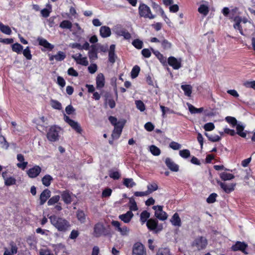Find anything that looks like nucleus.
I'll use <instances>...</instances> for the list:
<instances>
[{
    "mask_svg": "<svg viewBox=\"0 0 255 255\" xmlns=\"http://www.w3.org/2000/svg\"><path fill=\"white\" fill-rule=\"evenodd\" d=\"M140 71V68L138 66H134L131 71V77L132 79L137 77Z\"/></svg>",
    "mask_w": 255,
    "mask_h": 255,
    "instance_id": "nucleus-42",
    "label": "nucleus"
},
{
    "mask_svg": "<svg viewBox=\"0 0 255 255\" xmlns=\"http://www.w3.org/2000/svg\"><path fill=\"white\" fill-rule=\"evenodd\" d=\"M218 184L220 185L221 188L226 193H230L233 191L235 189V187L236 185V183H231L227 184L226 183L222 182L221 181H217Z\"/></svg>",
    "mask_w": 255,
    "mask_h": 255,
    "instance_id": "nucleus-10",
    "label": "nucleus"
},
{
    "mask_svg": "<svg viewBox=\"0 0 255 255\" xmlns=\"http://www.w3.org/2000/svg\"><path fill=\"white\" fill-rule=\"evenodd\" d=\"M165 163L167 167L172 171L177 172L179 170V166L170 158L165 159Z\"/></svg>",
    "mask_w": 255,
    "mask_h": 255,
    "instance_id": "nucleus-14",
    "label": "nucleus"
},
{
    "mask_svg": "<svg viewBox=\"0 0 255 255\" xmlns=\"http://www.w3.org/2000/svg\"><path fill=\"white\" fill-rule=\"evenodd\" d=\"M152 208L155 210V216L157 218L161 221H164L167 218V215L162 210V206H154Z\"/></svg>",
    "mask_w": 255,
    "mask_h": 255,
    "instance_id": "nucleus-8",
    "label": "nucleus"
},
{
    "mask_svg": "<svg viewBox=\"0 0 255 255\" xmlns=\"http://www.w3.org/2000/svg\"><path fill=\"white\" fill-rule=\"evenodd\" d=\"M10 247V252H11L13 254H15L17 252L18 248L16 246V244L13 241H11L9 243Z\"/></svg>",
    "mask_w": 255,
    "mask_h": 255,
    "instance_id": "nucleus-51",
    "label": "nucleus"
},
{
    "mask_svg": "<svg viewBox=\"0 0 255 255\" xmlns=\"http://www.w3.org/2000/svg\"><path fill=\"white\" fill-rule=\"evenodd\" d=\"M169 147L174 150H178L181 148V145L177 142L172 141L169 144Z\"/></svg>",
    "mask_w": 255,
    "mask_h": 255,
    "instance_id": "nucleus-62",
    "label": "nucleus"
},
{
    "mask_svg": "<svg viewBox=\"0 0 255 255\" xmlns=\"http://www.w3.org/2000/svg\"><path fill=\"white\" fill-rule=\"evenodd\" d=\"M16 183V180L12 177H7L4 180V184L6 186L14 185Z\"/></svg>",
    "mask_w": 255,
    "mask_h": 255,
    "instance_id": "nucleus-50",
    "label": "nucleus"
},
{
    "mask_svg": "<svg viewBox=\"0 0 255 255\" xmlns=\"http://www.w3.org/2000/svg\"><path fill=\"white\" fill-rule=\"evenodd\" d=\"M117 56L114 52H109V61L110 63L114 64L116 61Z\"/></svg>",
    "mask_w": 255,
    "mask_h": 255,
    "instance_id": "nucleus-64",
    "label": "nucleus"
},
{
    "mask_svg": "<svg viewBox=\"0 0 255 255\" xmlns=\"http://www.w3.org/2000/svg\"><path fill=\"white\" fill-rule=\"evenodd\" d=\"M179 155L184 158H187L190 156V152L188 149H183L179 151Z\"/></svg>",
    "mask_w": 255,
    "mask_h": 255,
    "instance_id": "nucleus-54",
    "label": "nucleus"
},
{
    "mask_svg": "<svg viewBox=\"0 0 255 255\" xmlns=\"http://www.w3.org/2000/svg\"><path fill=\"white\" fill-rule=\"evenodd\" d=\"M23 54L26 58L27 59H31L32 55L31 54V52L29 50V47H27L25 49L23 50Z\"/></svg>",
    "mask_w": 255,
    "mask_h": 255,
    "instance_id": "nucleus-57",
    "label": "nucleus"
},
{
    "mask_svg": "<svg viewBox=\"0 0 255 255\" xmlns=\"http://www.w3.org/2000/svg\"><path fill=\"white\" fill-rule=\"evenodd\" d=\"M156 255H171L170 250L168 248H159Z\"/></svg>",
    "mask_w": 255,
    "mask_h": 255,
    "instance_id": "nucleus-34",
    "label": "nucleus"
},
{
    "mask_svg": "<svg viewBox=\"0 0 255 255\" xmlns=\"http://www.w3.org/2000/svg\"><path fill=\"white\" fill-rule=\"evenodd\" d=\"M115 227L116 231L121 233L122 235H127L129 232V229L123 224H112Z\"/></svg>",
    "mask_w": 255,
    "mask_h": 255,
    "instance_id": "nucleus-15",
    "label": "nucleus"
},
{
    "mask_svg": "<svg viewBox=\"0 0 255 255\" xmlns=\"http://www.w3.org/2000/svg\"><path fill=\"white\" fill-rule=\"evenodd\" d=\"M78 220L81 223L85 221V215L83 211H78L77 213Z\"/></svg>",
    "mask_w": 255,
    "mask_h": 255,
    "instance_id": "nucleus-56",
    "label": "nucleus"
},
{
    "mask_svg": "<svg viewBox=\"0 0 255 255\" xmlns=\"http://www.w3.org/2000/svg\"><path fill=\"white\" fill-rule=\"evenodd\" d=\"M58 229V231L65 232L68 230L69 224H53Z\"/></svg>",
    "mask_w": 255,
    "mask_h": 255,
    "instance_id": "nucleus-44",
    "label": "nucleus"
},
{
    "mask_svg": "<svg viewBox=\"0 0 255 255\" xmlns=\"http://www.w3.org/2000/svg\"><path fill=\"white\" fill-rule=\"evenodd\" d=\"M40 45L43 46L45 48L52 50L54 48V45L49 43L45 39L39 37L37 39Z\"/></svg>",
    "mask_w": 255,
    "mask_h": 255,
    "instance_id": "nucleus-17",
    "label": "nucleus"
},
{
    "mask_svg": "<svg viewBox=\"0 0 255 255\" xmlns=\"http://www.w3.org/2000/svg\"><path fill=\"white\" fill-rule=\"evenodd\" d=\"M147 192H148V195L153 192L157 190L158 188V186L157 184L153 182L151 184H149L147 186Z\"/></svg>",
    "mask_w": 255,
    "mask_h": 255,
    "instance_id": "nucleus-36",
    "label": "nucleus"
},
{
    "mask_svg": "<svg viewBox=\"0 0 255 255\" xmlns=\"http://www.w3.org/2000/svg\"><path fill=\"white\" fill-rule=\"evenodd\" d=\"M97 88L101 89L105 85V78L102 73L99 74L96 78Z\"/></svg>",
    "mask_w": 255,
    "mask_h": 255,
    "instance_id": "nucleus-22",
    "label": "nucleus"
},
{
    "mask_svg": "<svg viewBox=\"0 0 255 255\" xmlns=\"http://www.w3.org/2000/svg\"><path fill=\"white\" fill-rule=\"evenodd\" d=\"M207 244V240L205 237H199L195 239L192 246L196 247L198 250L200 251L205 249Z\"/></svg>",
    "mask_w": 255,
    "mask_h": 255,
    "instance_id": "nucleus-4",
    "label": "nucleus"
},
{
    "mask_svg": "<svg viewBox=\"0 0 255 255\" xmlns=\"http://www.w3.org/2000/svg\"><path fill=\"white\" fill-rule=\"evenodd\" d=\"M161 45L164 49H168L171 47V43L166 39H164L161 41Z\"/></svg>",
    "mask_w": 255,
    "mask_h": 255,
    "instance_id": "nucleus-61",
    "label": "nucleus"
},
{
    "mask_svg": "<svg viewBox=\"0 0 255 255\" xmlns=\"http://www.w3.org/2000/svg\"><path fill=\"white\" fill-rule=\"evenodd\" d=\"M12 49L13 51L20 53L23 49V46L21 44L16 43L12 45Z\"/></svg>",
    "mask_w": 255,
    "mask_h": 255,
    "instance_id": "nucleus-46",
    "label": "nucleus"
},
{
    "mask_svg": "<svg viewBox=\"0 0 255 255\" xmlns=\"http://www.w3.org/2000/svg\"><path fill=\"white\" fill-rule=\"evenodd\" d=\"M149 150L151 153L155 156L160 155L161 151L160 149L154 145H152L149 147Z\"/></svg>",
    "mask_w": 255,
    "mask_h": 255,
    "instance_id": "nucleus-40",
    "label": "nucleus"
},
{
    "mask_svg": "<svg viewBox=\"0 0 255 255\" xmlns=\"http://www.w3.org/2000/svg\"><path fill=\"white\" fill-rule=\"evenodd\" d=\"M60 128L55 126H52L47 133V138L50 141H56L59 139Z\"/></svg>",
    "mask_w": 255,
    "mask_h": 255,
    "instance_id": "nucleus-3",
    "label": "nucleus"
},
{
    "mask_svg": "<svg viewBox=\"0 0 255 255\" xmlns=\"http://www.w3.org/2000/svg\"><path fill=\"white\" fill-rule=\"evenodd\" d=\"M217 196V194L216 193H212L210 196L207 198L206 201L208 203H213L216 201V198Z\"/></svg>",
    "mask_w": 255,
    "mask_h": 255,
    "instance_id": "nucleus-59",
    "label": "nucleus"
},
{
    "mask_svg": "<svg viewBox=\"0 0 255 255\" xmlns=\"http://www.w3.org/2000/svg\"><path fill=\"white\" fill-rule=\"evenodd\" d=\"M236 126L237 133L242 137H245L246 136V133L243 132L244 129V127L240 124H237Z\"/></svg>",
    "mask_w": 255,
    "mask_h": 255,
    "instance_id": "nucleus-33",
    "label": "nucleus"
},
{
    "mask_svg": "<svg viewBox=\"0 0 255 255\" xmlns=\"http://www.w3.org/2000/svg\"><path fill=\"white\" fill-rule=\"evenodd\" d=\"M153 52L154 55L157 57V58L160 60V62L163 64L166 63V58L164 57L163 55L161 54L158 51H154L153 50Z\"/></svg>",
    "mask_w": 255,
    "mask_h": 255,
    "instance_id": "nucleus-39",
    "label": "nucleus"
},
{
    "mask_svg": "<svg viewBox=\"0 0 255 255\" xmlns=\"http://www.w3.org/2000/svg\"><path fill=\"white\" fill-rule=\"evenodd\" d=\"M17 159L19 162H22L21 163H18L17 164V166L19 168H21L22 169H24L26 166L27 165L28 162H24V156L21 154H18L17 155Z\"/></svg>",
    "mask_w": 255,
    "mask_h": 255,
    "instance_id": "nucleus-23",
    "label": "nucleus"
},
{
    "mask_svg": "<svg viewBox=\"0 0 255 255\" xmlns=\"http://www.w3.org/2000/svg\"><path fill=\"white\" fill-rule=\"evenodd\" d=\"M59 26L63 29H68L71 30L72 27V24L70 21L68 20H64L60 23Z\"/></svg>",
    "mask_w": 255,
    "mask_h": 255,
    "instance_id": "nucleus-32",
    "label": "nucleus"
},
{
    "mask_svg": "<svg viewBox=\"0 0 255 255\" xmlns=\"http://www.w3.org/2000/svg\"><path fill=\"white\" fill-rule=\"evenodd\" d=\"M125 124V121L122 120L118 121V124L114 126V129L112 134L113 139H117L120 137Z\"/></svg>",
    "mask_w": 255,
    "mask_h": 255,
    "instance_id": "nucleus-6",
    "label": "nucleus"
},
{
    "mask_svg": "<svg viewBox=\"0 0 255 255\" xmlns=\"http://www.w3.org/2000/svg\"><path fill=\"white\" fill-rule=\"evenodd\" d=\"M109 176L114 179H119L121 177V174L118 171L110 172Z\"/></svg>",
    "mask_w": 255,
    "mask_h": 255,
    "instance_id": "nucleus-63",
    "label": "nucleus"
},
{
    "mask_svg": "<svg viewBox=\"0 0 255 255\" xmlns=\"http://www.w3.org/2000/svg\"><path fill=\"white\" fill-rule=\"evenodd\" d=\"M71 194L67 190L62 192L61 197L65 203L69 204L72 202Z\"/></svg>",
    "mask_w": 255,
    "mask_h": 255,
    "instance_id": "nucleus-21",
    "label": "nucleus"
},
{
    "mask_svg": "<svg viewBox=\"0 0 255 255\" xmlns=\"http://www.w3.org/2000/svg\"><path fill=\"white\" fill-rule=\"evenodd\" d=\"M198 10L199 13L204 15V16L207 15L209 11V7L208 5L205 4H201L198 8Z\"/></svg>",
    "mask_w": 255,
    "mask_h": 255,
    "instance_id": "nucleus-30",
    "label": "nucleus"
},
{
    "mask_svg": "<svg viewBox=\"0 0 255 255\" xmlns=\"http://www.w3.org/2000/svg\"><path fill=\"white\" fill-rule=\"evenodd\" d=\"M138 13L140 17L148 18L149 19H153L155 18V15L151 13L150 8L146 4L140 3L138 7Z\"/></svg>",
    "mask_w": 255,
    "mask_h": 255,
    "instance_id": "nucleus-2",
    "label": "nucleus"
},
{
    "mask_svg": "<svg viewBox=\"0 0 255 255\" xmlns=\"http://www.w3.org/2000/svg\"><path fill=\"white\" fill-rule=\"evenodd\" d=\"M0 143L1 144V146L2 148L5 149H8L9 143L6 141L5 138L1 135H0Z\"/></svg>",
    "mask_w": 255,
    "mask_h": 255,
    "instance_id": "nucleus-47",
    "label": "nucleus"
},
{
    "mask_svg": "<svg viewBox=\"0 0 255 255\" xmlns=\"http://www.w3.org/2000/svg\"><path fill=\"white\" fill-rule=\"evenodd\" d=\"M104 100H105V105L107 106L108 104L110 107L111 109H113L116 106V103L113 99V97L112 95L109 92L105 93L104 95Z\"/></svg>",
    "mask_w": 255,
    "mask_h": 255,
    "instance_id": "nucleus-12",
    "label": "nucleus"
},
{
    "mask_svg": "<svg viewBox=\"0 0 255 255\" xmlns=\"http://www.w3.org/2000/svg\"><path fill=\"white\" fill-rule=\"evenodd\" d=\"M135 105L136 108L140 110L141 112H143L145 110V105L144 103L140 100H137L135 101Z\"/></svg>",
    "mask_w": 255,
    "mask_h": 255,
    "instance_id": "nucleus-53",
    "label": "nucleus"
},
{
    "mask_svg": "<svg viewBox=\"0 0 255 255\" xmlns=\"http://www.w3.org/2000/svg\"><path fill=\"white\" fill-rule=\"evenodd\" d=\"M132 255H146L143 245L140 242L135 243L133 246Z\"/></svg>",
    "mask_w": 255,
    "mask_h": 255,
    "instance_id": "nucleus-7",
    "label": "nucleus"
},
{
    "mask_svg": "<svg viewBox=\"0 0 255 255\" xmlns=\"http://www.w3.org/2000/svg\"><path fill=\"white\" fill-rule=\"evenodd\" d=\"M171 223H180L181 219L178 213H175L170 220Z\"/></svg>",
    "mask_w": 255,
    "mask_h": 255,
    "instance_id": "nucleus-52",
    "label": "nucleus"
},
{
    "mask_svg": "<svg viewBox=\"0 0 255 255\" xmlns=\"http://www.w3.org/2000/svg\"><path fill=\"white\" fill-rule=\"evenodd\" d=\"M116 34L119 36H122L125 39H129L131 38L130 34L125 29H117Z\"/></svg>",
    "mask_w": 255,
    "mask_h": 255,
    "instance_id": "nucleus-24",
    "label": "nucleus"
},
{
    "mask_svg": "<svg viewBox=\"0 0 255 255\" xmlns=\"http://www.w3.org/2000/svg\"><path fill=\"white\" fill-rule=\"evenodd\" d=\"M42 184L46 187L50 186L51 181L53 180V178L50 175H45L41 179Z\"/></svg>",
    "mask_w": 255,
    "mask_h": 255,
    "instance_id": "nucleus-28",
    "label": "nucleus"
},
{
    "mask_svg": "<svg viewBox=\"0 0 255 255\" xmlns=\"http://www.w3.org/2000/svg\"><path fill=\"white\" fill-rule=\"evenodd\" d=\"M234 21L235 22V23L234 24V27L235 29H238L240 33L244 35V33L243 31L242 27L240 24L241 22L242 21V18L241 17L239 16H236L234 18Z\"/></svg>",
    "mask_w": 255,
    "mask_h": 255,
    "instance_id": "nucleus-18",
    "label": "nucleus"
},
{
    "mask_svg": "<svg viewBox=\"0 0 255 255\" xmlns=\"http://www.w3.org/2000/svg\"><path fill=\"white\" fill-rule=\"evenodd\" d=\"M133 213L131 211H128L126 214L121 215L119 216L120 219L125 223H128L130 221L133 217Z\"/></svg>",
    "mask_w": 255,
    "mask_h": 255,
    "instance_id": "nucleus-25",
    "label": "nucleus"
},
{
    "mask_svg": "<svg viewBox=\"0 0 255 255\" xmlns=\"http://www.w3.org/2000/svg\"><path fill=\"white\" fill-rule=\"evenodd\" d=\"M205 135L208 137V139L212 142H217L221 139V137L218 135H212L205 132Z\"/></svg>",
    "mask_w": 255,
    "mask_h": 255,
    "instance_id": "nucleus-43",
    "label": "nucleus"
},
{
    "mask_svg": "<svg viewBox=\"0 0 255 255\" xmlns=\"http://www.w3.org/2000/svg\"><path fill=\"white\" fill-rule=\"evenodd\" d=\"M147 228L154 233H157L161 231L163 227L162 224H146Z\"/></svg>",
    "mask_w": 255,
    "mask_h": 255,
    "instance_id": "nucleus-20",
    "label": "nucleus"
},
{
    "mask_svg": "<svg viewBox=\"0 0 255 255\" xmlns=\"http://www.w3.org/2000/svg\"><path fill=\"white\" fill-rule=\"evenodd\" d=\"M132 44L137 49H140L143 47V42L142 41L138 39H136L134 40Z\"/></svg>",
    "mask_w": 255,
    "mask_h": 255,
    "instance_id": "nucleus-49",
    "label": "nucleus"
},
{
    "mask_svg": "<svg viewBox=\"0 0 255 255\" xmlns=\"http://www.w3.org/2000/svg\"><path fill=\"white\" fill-rule=\"evenodd\" d=\"M150 216V213L147 211H143L140 214V221L144 223L147 221V219Z\"/></svg>",
    "mask_w": 255,
    "mask_h": 255,
    "instance_id": "nucleus-41",
    "label": "nucleus"
},
{
    "mask_svg": "<svg viewBox=\"0 0 255 255\" xmlns=\"http://www.w3.org/2000/svg\"><path fill=\"white\" fill-rule=\"evenodd\" d=\"M225 120L228 123L231 124L233 127L235 126L237 124V121L234 117L228 116L225 118Z\"/></svg>",
    "mask_w": 255,
    "mask_h": 255,
    "instance_id": "nucleus-55",
    "label": "nucleus"
},
{
    "mask_svg": "<svg viewBox=\"0 0 255 255\" xmlns=\"http://www.w3.org/2000/svg\"><path fill=\"white\" fill-rule=\"evenodd\" d=\"M51 223H65V220L61 218H57L56 216L53 215L49 217Z\"/></svg>",
    "mask_w": 255,
    "mask_h": 255,
    "instance_id": "nucleus-35",
    "label": "nucleus"
},
{
    "mask_svg": "<svg viewBox=\"0 0 255 255\" xmlns=\"http://www.w3.org/2000/svg\"><path fill=\"white\" fill-rule=\"evenodd\" d=\"M181 89L183 90L184 92V94L190 97L191 93H192V87L190 85H182L181 86Z\"/></svg>",
    "mask_w": 255,
    "mask_h": 255,
    "instance_id": "nucleus-27",
    "label": "nucleus"
},
{
    "mask_svg": "<svg viewBox=\"0 0 255 255\" xmlns=\"http://www.w3.org/2000/svg\"><path fill=\"white\" fill-rule=\"evenodd\" d=\"M129 209L130 211H136L138 210V208L136 203L133 198H129Z\"/></svg>",
    "mask_w": 255,
    "mask_h": 255,
    "instance_id": "nucleus-45",
    "label": "nucleus"
},
{
    "mask_svg": "<svg viewBox=\"0 0 255 255\" xmlns=\"http://www.w3.org/2000/svg\"><path fill=\"white\" fill-rule=\"evenodd\" d=\"M123 184L128 188H132L136 185L132 178H124Z\"/></svg>",
    "mask_w": 255,
    "mask_h": 255,
    "instance_id": "nucleus-31",
    "label": "nucleus"
},
{
    "mask_svg": "<svg viewBox=\"0 0 255 255\" xmlns=\"http://www.w3.org/2000/svg\"><path fill=\"white\" fill-rule=\"evenodd\" d=\"M66 57L65 54L62 51H59L56 55H52L50 57V61L53 60L54 59L58 61L63 60Z\"/></svg>",
    "mask_w": 255,
    "mask_h": 255,
    "instance_id": "nucleus-26",
    "label": "nucleus"
},
{
    "mask_svg": "<svg viewBox=\"0 0 255 255\" xmlns=\"http://www.w3.org/2000/svg\"><path fill=\"white\" fill-rule=\"evenodd\" d=\"M100 35L103 38L109 37L111 34V29L107 26H101L100 29Z\"/></svg>",
    "mask_w": 255,
    "mask_h": 255,
    "instance_id": "nucleus-19",
    "label": "nucleus"
},
{
    "mask_svg": "<svg viewBox=\"0 0 255 255\" xmlns=\"http://www.w3.org/2000/svg\"><path fill=\"white\" fill-rule=\"evenodd\" d=\"M204 128L206 131H211L215 128V126L212 123H208L204 125Z\"/></svg>",
    "mask_w": 255,
    "mask_h": 255,
    "instance_id": "nucleus-60",
    "label": "nucleus"
},
{
    "mask_svg": "<svg viewBox=\"0 0 255 255\" xmlns=\"http://www.w3.org/2000/svg\"><path fill=\"white\" fill-rule=\"evenodd\" d=\"M41 168L38 165L34 166L27 171L28 176L31 178H35L40 174Z\"/></svg>",
    "mask_w": 255,
    "mask_h": 255,
    "instance_id": "nucleus-13",
    "label": "nucleus"
},
{
    "mask_svg": "<svg viewBox=\"0 0 255 255\" xmlns=\"http://www.w3.org/2000/svg\"><path fill=\"white\" fill-rule=\"evenodd\" d=\"M168 63L174 69H179L181 67V59H177L174 57L171 56L168 59Z\"/></svg>",
    "mask_w": 255,
    "mask_h": 255,
    "instance_id": "nucleus-11",
    "label": "nucleus"
},
{
    "mask_svg": "<svg viewBox=\"0 0 255 255\" xmlns=\"http://www.w3.org/2000/svg\"><path fill=\"white\" fill-rule=\"evenodd\" d=\"M60 199V196L59 195H56L52 197L48 200L47 204L49 206L53 205L55 203H57Z\"/></svg>",
    "mask_w": 255,
    "mask_h": 255,
    "instance_id": "nucleus-48",
    "label": "nucleus"
},
{
    "mask_svg": "<svg viewBox=\"0 0 255 255\" xmlns=\"http://www.w3.org/2000/svg\"><path fill=\"white\" fill-rule=\"evenodd\" d=\"M64 121L68 123L73 129H74L75 131H76L78 133H80L82 131L81 128L79 124V123L77 122H75L71 119L70 118L65 115L64 117Z\"/></svg>",
    "mask_w": 255,
    "mask_h": 255,
    "instance_id": "nucleus-9",
    "label": "nucleus"
},
{
    "mask_svg": "<svg viewBox=\"0 0 255 255\" xmlns=\"http://www.w3.org/2000/svg\"><path fill=\"white\" fill-rule=\"evenodd\" d=\"M220 178L224 181L230 180L235 178L233 174L223 172L220 174Z\"/></svg>",
    "mask_w": 255,
    "mask_h": 255,
    "instance_id": "nucleus-29",
    "label": "nucleus"
},
{
    "mask_svg": "<svg viewBox=\"0 0 255 255\" xmlns=\"http://www.w3.org/2000/svg\"><path fill=\"white\" fill-rule=\"evenodd\" d=\"M0 30L2 33L7 35H10L11 33L10 27L7 25L3 24L2 23H0Z\"/></svg>",
    "mask_w": 255,
    "mask_h": 255,
    "instance_id": "nucleus-38",
    "label": "nucleus"
},
{
    "mask_svg": "<svg viewBox=\"0 0 255 255\" xmlns=\"http://www.w3.org/2000/svg\"><path fill=\"white\" fill-rule=\"evenodd\" d=\"M248 244L244 242L237 241L231 247V250L234 252L241 251L245 255L248 254L247 252Z\"/></svg>",
    "mask_w": 255,
    "mask_h": 255,
    "instance_id": "nucleus-5",
    "label": "nucleus"
},
{
    "mask_svg": "<svg viewBox=\"0 0 255 255\" xmlns=\"http://www.w3.org/2000/svg\"><path fill=\"white\" fill-rule=\"evenodd\" d=\"M51 105L52 107L55 109L61 110L62 109L61 104L57 101L52 100Z\"/></svg>",
    "mask_w": 255,
    "mask_h": 255,
    "instance_id": "nucleus-58",
    "label": "nucleus"
},
{
    "mask_svg": "<svg viewBox=\"0 0 255 255\" xmlns=\"http://www.w3.org/2000/svg\"><path fill=\"white\" fill-rule=\"evenodd\" d=\"M188 106L189 110L191 114L200 113H202L204 110L203 108L197 109L191 104H188Z\"/></svg>",
    "mask_w": 255,
    "mask_h": 255,
    "instance_id": "nucleus-37",
    "label": "nucleus"
},
{
    "mask_svg": "<svg viewBox=\"0 0 255 255\" xmlns=\"http://www.w3.org/2000/svg\"><path fill=\"white\" fill-rule=\"evenodd\" d=\"M50 194L51 192L49 189H46L44 190L40 195V205H43L50 197Z\"/></svg>",
    "mask_w": 255,
    "mask_h": 255,
    "instance_id": "nucleus-16",
    "label": "nucleus"
},
{
    "mask_svg": "<svg viewBox=\"0 0 255 255\" xmlns=\"http://www.w3.org/2000/svg\"><path fill=\"white\" fill-rule=\"evenodd\" d=\"M111 226L109 224H95L93 235L96 237L107 236L111 234Z\"/></svg>",
    "mask_w": 255,
    "mask_h": 255,
    "instance_id": "nucleus-1",
    "label": "nucleus"
}]
</instances>
